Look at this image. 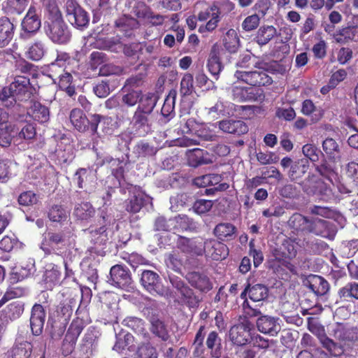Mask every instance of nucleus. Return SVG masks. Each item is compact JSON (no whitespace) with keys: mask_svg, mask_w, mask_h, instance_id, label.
Instances as JSON below:
<instances>
[{"mask_svg":"<svg viewBox=\"0 0 358 358\" xmlns=\"http://www.w3.org/2000/svg\"><path fill=\"white\" fill-rule=\"evenodd\" d=\"M36 89L30 79L25 76H16L14 80L0 91V101L6 107L13 106L17 101H25L31 99Z\"/></svg>","mask_w":358,"mask_h":358,"instance_id":"nucleus-1","label":"nucleus"},{"mask_svg":"<svg viewBox=\"0 0 358 358\" xmlns=\"http://www.w3.org/2000/svg\"><path fill=\"white\" fill-rule=\"evenodd\" d=\"M277 66L278 63L275 61L271 62H259L255 64V67L259 69V71H236L234 76L238 80L252 87L268 86L272 84L273 79L267 73L277 71Z\"/></svg>","mask_w":358,"mask_h":358,"instance_id":"nucleus-2","label":"nucleus"},{"mask_svg":"<svg viewBox=\"0 0 358 358\" xmlns=\"http://www.w3.org/2000/svg\"><path fill=\"white\" fill-rule=\"evenodd\" d=\"M301 187L305 193L316 196L320 201L331 203L338 200L330 185L313 173H308Z\"/></svg>","mask_w":358,"mask_h":358,"instance_id":"nucleus-3","label":"nucleus"},{"mask_svg":"<svg viewBox=\"0 0 358 358\" xmlns=\"http://www.w3.org/2000/svg\"><path fill=\"white\" fill-rule=\"evenodd\" d=\"M271 252L274 257L271 262L272 267L282 266L291 273H296V267L290 262L297 255L294 240L289 238H285L282 244L274 248Z\"/></svg>","mask_w":358,"mask_h":358,"instance_id":"nucleus-4","label":"nucleus"},{"mask_svg":"<svg viewBox=\"0 0 358 358\" xmlns=\"http://www.w3.org/2000/svg\"><path fill=\"white\" fill-rule=\"evenodd\" d=\"M103 119L99 114H92L87 117L80 108H73L69 114V120L74 129L80 133H89L94 136L97 134L99 124Z\"/></svg>","mask_w":358,"mask_h":358,"instance_id":"nucleus-5","label":"nucleus"},{"mask_svg":"<svg viewBox=\"0 0 358 358\" xmlns=\"http://www.w3.org/2000/svg\"><path fill=\"white\" fill-rule=\"evenodd\" d=\"M170 282L176 290L177 301L180 305L186 306L189 310L197 308L199 306L202 301V297L181 278L172 277L170 278Z\"/></svg>","mask_w":358,"mask_h":358,"instance_id":"nucleus-6","label":"nucleus"},{"mask_svg":"<svg viewBox=\"0 0 358 358\" xmlns=\"http://www.w3.org/2000/svg\"><path fill=\"white\" fill-rule=\"evenodd\" d=\"M64 11L67 21L74 28L83 30L88 26L90 15L77 0H66Z\"/></svg>","mask_w":358,"mask_h":358,"instance_id":"nucleus-7","label":"nucleus"},{"mask_svg":"<svg viewBox=\"0 0 358 358\" xmlns=\"http://www.w3.org/2000/svg\"><path fill=\"white\" fill-rule=\"evenodd\" d=\"M219 4V1H215L212 5L206 6L198 13L199 21H207L206 24L199 27L198 31L200 34H206L213 32L217 27L219 22L221 20V8Z\"/></svg>","mask_w":358,"mask_h":358,"instance_id":"nucleus-8","label":"nucleus"},{"mask_svg":"<svg viewBox=\"0 0 358 358\" xmlns=\"http://www.w3.org/2000/svg\"><path fill=\"white\" fill-rule=\"evenodd\" d=\"M46 35L55 43L66 44L71 37V32L64 20L44 23Z\"/></svg>","mask_w":358,"mask_h":358,"instance_id":"nucleus-9","label":"nucleus"},{"mask_svg":"<svg viewBox=\"0 0 358 358\" xmlns=\"http://www.w3.org/2000/svg\"><path fill=\"white\" fill-rule=\"evenodd\" d=\"M103 224L99 228L90 231L91 243L93 246L88 249L91 255L97 256H104L106 255V245L108 241V233L107 224L106 223V217H102Z\"/></svg>","mask_w":358,"mask_h":358,"instance_id":"nucleus-10","label":"nucleus"},{"mask_svg":"<svg viewBox=\"0 0 358 358\" xmlns=\"http://www.w3.org/2000/svg\"><path fill=\"white\" fill-rule=\"evenodd\" d=\"M66 241L63 231H49L44 234L40 248L45 255L57 254V251L66 245Z\"/></svg>","mask_w":358,"mask_h":358,"instance_id":"nucleus-11","label":"nucleus"},{"mask_svg":"<svg viewBox=\"0 0 358 358\" xmlns=\"http://www.w3.org/2000/svg\"><path fill=\"white\" fill-rule=\"evenodd\" d=\"M252 324L249 321H244L234 325L229 330V339L236 345H245L251 340Z\"/></svg>","mask_w":358,"mask_h":358,"instance_id":"nucleus-12","label":"nucleus"},{"mask_svg":"<svg viewBox=\"0 0 358 358\" xmlns=\"http://www.w3.org/2000/svg\"><path fill=\"white\" fill-rule=\"evenodd\" d=\"M110 280L121 289L132 287L133 280L129 269L122 264H115L110 270Z\"/></svg>","mask_w":358,"mask_h":358,"instance_id":"nucleus-13","label":"nucleus"},{"mask_svg":"<svg viewBox=\"0 0 358 358\" xmlns=\"http://www.w3.org/2000/svg\"><path fill=\"white\" fill-rule=\"evenodd\" d=\"M222 242L213 238L206 240L203 245V252L215 261L226 259L229 255V248Z\"/></svg>","mask_w":358,"mask_h":358,"instance_id":"nucleus-14","label":"nucleus"},{"mask_svg":"<svg viewBox=\"0 0 358 358\" xmlns=\"http://www.w3.org/2000/svg\"><path fill=\"white\" fill-rule=\"evenodd\" d=\"M188 283L201 293H208L213 289V282L209 277L203 272L189 271L185 275Z\"/></svg>","mask_w":358,"mask_h":358,"instance_id":"nucleus-15","label":"nucleus"},{"mask_svg":"<svg viewBox=\"0 0 358 358\" xmlns=\"http://www.w3.org/2000/svg\"><path fill=\"white\" fill-rule=\"evenodd\" d=\"M150 114L136 110L131 122L135 134L139 136H145L151 131Z\"/></svg>","mask_w":358,"mask_h":358,"instance_id":"nucleus-16","label":"nucleus"},{"mask_svg":"<svg viewBox=\"0 0 358 358\" xmlns=\"http://www.w3.org/2000/svg\"><path fill=\"white\" fill-rule=\"evenodd\" d=\"M204 242L197 238H189L184 236H179L177 245L183 252L192 255H202L203 253Z\"/></svg>","mask_w":358,"mask_h":358,"instance_id":"nucleus-17","label":"nucleus"},{"mask_svg":"<svg viewBox=\"0 0 358 358\" xmlns=\"http://www.w3.org/2000/svg\"><path fill=\"white\" fill-rule=\"evenodd\" d=\"M45 315V311L41 304L35 303L33 306L30 317V327L34 335L39 336L43 332Z\"/></svg>","mask_w":358,"mask_h":358,"instance_id":"nucleus-18","label":"nucleus"},{"mask_svg":"<svg viewBox=\"0 0 358 358\" xmlns=\"http://www.w3.org/2000/svg\"><path fill=\"white\" fill-rule=\"evenodd\" d=\"M310 169V164L307 159L301 158L295 160L288 172V176L291 181L301 185L305 181L303 178Z\"/></svg>","mask_w":358,"mask_h":358,"instance_id":"nucleus-19","label":"nucleus"},{"mask_svg":"<svg viewBox=\"0 0 358 358\" xmlns=\"http://www.w3.org/2000/svg\"><path fill=\"white\" fill-rule=\"evenodd\" d=\"M220 51L221 50L217 45H213L207 61L208 70L216 80H218L219 75L224 69V65L221 61Z\"/></svg>","mask_w":358,"mask_h":358,"instance_id":"nucleus-20","label":"nucleus"},{"mask_svg":"<svg viewBox=\"0 0 358 358\" xmlns=\"http://www.w3.org/2000/svg\"><path fill=\"white\" fill-rule=\"evenodd\" d=\"M187 164L189 166L196 168L202 165L213 163L212 158L207 150L194 148L188 150L186 152Z\"/></svg>","mask_w":358,"mask_h":358,"instance_id":"nucleus-21","label":"nucleus"},{"mask_svg":"<svg viewBox=\"0 0 358 358\" xmlns=\"http://www.w3.org/2000/svg\"><path fill=\"white\" fill-rule=\"evenodd\" d=\"M278 318L269 315H261L256 322L259 331L270 336H275L280 331V326L278 323Z\"/></svg>","mask_w":358,"mask_h":358,"instance_id":"nucleus-22","label":"nucleus"},{"mask_svg":"<svg viewBox=\"0 0 358 358\" xmlns=\"http://www.w3.org/2000/svg\"><path fill=\"white\" fill-rule=\"evenodd\" d=\"M315 174L331 184H334V180H336L338 173L334 164L329 162L326 158H323L320 163L314 164Z\"/></svg>","mask_w":358,"mask_h":358,"instance_id":"nucleus-23","label":"nucleus"},{"mask_svg":"<svg viewBox=\"0 0 358 358\" xmlns=\"http://www.w3.org/2000/svg\"><path fill=\"white\" fill-rule=\"evenodd\" d=\"M27 115L33 120L43 124L50 119L49 108L40 101L31 100L30 106L27 108Z\"/></svg>","mask_w":358,"mask_h":358,"instance_id":"nucleus-24","label":"nucleus"},{"mask_svg":"<svg viewBox=\"0 0 358 358\" xmlns=\"http://www.w3.org/2000/svg\"><path fill=\"white\" fill-rule=\"evenodd\" d=\"M218 127L224 133L237 136L245 134L248 131V125L242 120L228 119L219 121Z\"/></svg>","mask_w":358,"mask_h":358,"instance_id":"nucleus-25","label":"nucleus"},{"mask_svg":"<svg viewBox=\"0 0 358 358\" xmlns=\"http://www.w3.org/2000/svg\"><path fill=\"white\" fill-rule=\"evenodd\" d=\"M141 283L150 294L159 293L160 278L157 273L150 270L143 271L141 273Z\"/></svg>","mask_w":358,"mask_h":358,"instance_id":"nucleus-26","label":"nucleus"},{"mask_svg":"<svg viewBox=\"0 0 358 358\" xmlns=\"http://www.w3.org/2000/svg\"><path fill=\"white\" fill-rule=\"evenodd\" d=\"M147 203V195L140 189L132 192L130 198L125 201V209L130 213H138Z\"/></svg>","mask_w":358,"mask_h":358,"instance_id":"nucleus-27","label":"nucleus"},{"mask_svg":"<svg viewBox=\"0 0 358 358\" xmlns=\"http://www.w3.org/2000/svg\"><path fill=\"white\" fill-rule=\"evenodd\" d=\"M22 29L27 33H36L41 27V19L36 14V8L31 6L22 22Z\"/></svg>","mask_w":358,"mask_h":358,"instance_id":"nucleus-28","label":"nucleus"},{"mask_svg":"<svg viewBox=\"0 0 358 358\" xmlns=\"http://www.w3.org/2000/svg\"><path fill=\"white\" fill-rule=\"evenodd\" d=\"M15 27L7 17L0 18V48L6 47L12 41Z\"/></svg>","mask_w":358,"mask_h":358,"instance_id":"nucleus-29","label":"nucleus"},{"mask_svg":"<svg viewBox=\"0 0 358 358\" xmlns=\"http://www.w3.org/2000/svg\"><path fill=\"white\" fill-rule=\"evenodd\" d=\"M237 228L229 222H220L213 229V234L221 241H230L236 237Z\"/></svg>","mask_w":358,"mask_h":358,"instance_id":"nucleus-30","label":"nucleus"},{"mask_svg":"<svg viewBox=\"0 0 358 358\" xmlns=\"http://www.w3.org/2000/svg\"><path fill=\"white\" fill-rule=\"evenodd\" d=\"M122 324L131 329L137 335L141 336L145 341H149L150 335L145 327V322L136 317H127L122 321Z\"/></svg>","mask_w":358,"mask_h":358,"instance_id":"nucleus-31","label":"nucleus"},{"mask_svg":"<svg viewBox=\"0 0 358 358\" xmlns=\"http://www.w3.org/2000/svg\"><path fill=\"white\" fill-rule=\"evenodd\" d=\"M333 335L341 341H353L358 337L357 330L343 323H337L333 329Z\"/></svg>","mask_w":358,"mask_h":358,"instance_id":"nucleus-32","label":"nucleus"},{"mask_svg":"<svg viewBox=\"0 0 358 358\" xmlns=\"http://www.w3.org/2000/svg\"><path fill=\"white\" fill-rule=\"evenodd\" d=\"M308 287L317 296H323L329 289V282L317 275H310L307 279Z\"/></svg>","mask_w":358,"mask_h":358,"instance_id":"nucleus-33","label":"nucleus"},{"mask_svg":"<svg viewBox=\"0 0 358 358\" xmlns=\"http://www.w3.org/2000/svg\"><path fill=\"white\" fill-rule=\"evenodd\" d=\"M234 95L236 99L242 101H257L260 99L264 94L262 90L246 87H235L234 89Z\"/></svg>","mask_w":358,"mask_h":358,"instance_id":"nucleus-34","label":"nucleus"},{"mask_svg":"<svg viewBox=\"0 0 358 358\" xmlns=\"http://www.w3.org/2000/svg\"><path fill=\"white\" fill-rule=\"evenodd\" d=\"M94 179L93 169L90 167L78 169L73 177V182L79 189H83Z\"/></svg>","mask_w":358,"mask_h":358,"instance_id":"nucleus-35","label":"nucleus"},{"mask_svg":"<svg viewBox=\"0 0 358 358\" xmlns=\"http://www.w3.org/2000/svg\"><path fill=\"white\" fill-rule=\"evenodd\" d=\"M85 327V322L83 319L80 317L73 319L68 328L64 339L76 345L78 338Z\"/></svg>","mask_w":358,"mask_h":358,"instance_id":"nucleus-36","label":"nucleus"},{"mask_svg":"<svg viewBox=\"0 0 358 358\" xmlns=\"http://www.w3.org/2000/svg\"><path fill=\"white\" fill-rule=\"evenodd\" d=\"M85 327V322L83 319L80 317L73 319L68 328L64 339L76 345L78 338Z\"/></svg>","mask_w":358,"mask_h":358,"instance_id":"nucleus-37","label":"nucleus"},{"mask_svg":"<svg viewBox=\"0 0 358 358\" xmlns=\"http://www.w3.org/2000/svg\"><path fill=\"white\" fill-rule=\"evenodd\" d=\"M32 348V344L27 341H16L8 353L12 358H29Z\"/></svg>","mask_w":358,"mask_h":358,"instance_id":"nucleus-38","label":"nucleus"},{"mask_svg":"<svg viewBox=\"0 0 358 358\" xmlns=\"http://www.w3.org/2000/svg\"><path fill=\"white\" fill-rule=\"evenodd\" d=\"M338 296L341 302H350L358 300V283L350 282L339 289Z\"/></svg>","mask_w":358,"mask_h":358,"instance_id":"nucleus-39","label":"nucleus"},{"mask_svg":"<svg viewBox=\"0 0 358 358\" xmlns=\"http://www.w3.org/2000/svg\"><path fill=\"white\" fill-rule=\"evenodd\" d=\"M335 41L339 43L358 41V27L352 24L339 29L338 33L335 36Z\"/></svg>","mask_w":358,"mask_h":358,"instance_id":"nucleus-40","label":"nucleus"},{"mask_svg":"<svg viewBox=\"0 0 358 358\" xmlns=\"http://www.w3.org/2000/svg\"><path fill=\"white\" fill-rule=\"evenodd\" d=\"M73 214L78 220L88 222L94 216L95 209L90 203L83 202L75 207Z\"/></svg>","mask_w":358,"mask_h":358,"instance_id":"nucleus-41","label":"nucleus"},{"mask_svg":"<svg viewBox=\"0 0 358 358\" xmlns=\"http://www.w3.org/2000/svg\"><path fill=\"white\" fill-rule=\"evenodd\" d=\"M150 322V329L153 335L159 338L163 341H167L170 338L169 330L164 321L152 317Z\"/></svg>","mask_w":358,"mask_h":358,"instance_id":"nucleus-42","label":"nucleus"},{"mask_svg":"<svg viewBox=\"0 0 358 358\" xmlns=\"http://www.w3.org/2000/svg\"><path fill=\"white\" fill-rule=\"evenodd\" d=\"M308 233L327 238L329 235V222L322 219L312 218Z\"/></svg>","mask_w":358,"mask_h":358,"instance_id":"nucleus-43","label":"nucleus"},{"mask_svg":"<svg viewBox=\"0 0 358 358\" xmlns=\"http://www.w3.org/2000/svg\"><path fill=\"white\" fill-rule=\"evenodd\" d=\"M61 278L60 268L53 264L50 269L46 270L44 275V282L47 289H52L56 285H60Z\"/></svg>","mask_w":358,"mask_h":358,"instance_id":"nucleus-44","label":"nucleus"},{"mask_svg":"<svg viewBox=\"0 0 358 358\" xmlns=\"http://www.w3.org/2000/svg\"><path fill=\"white\" fill-rule=\"evenodd\" d=\"M70 213L62 205H52L48 211V217L52 222L63 223L66 221Z\"/></svg>","mask_w":358,"mask_h":358,"instance_id":"nucleus-45","label":"nucleus"},{"mask_svg":"<svg viewBox=\"0 0 358 358\" xmlns=\"http://www.w3.org/2000/svg\"><path fill=\"white\" fill-rule=\"evenodd\" d=\"M250 299L254 302H261L267 299L269 290L266 285L262 283H250Z\"/></svg>","mask_w":358,"mask_h":358,"instance_id":"nucleus-46","label":"nucleus"},{"mask_svg":"<svg viewBox=\"0 0 358 358\" xmlns=\"http://www.w3.org/2000/svg\"><path fill=\"white\" fill-rule=\"evenodd\" d=\"M277 34V30L273 26L261 27L255 36V40L259 45L267 44Z\"/></svg>","mask_w":358,"mask_h":358,"instance_id":"nucleus-47","label":"nucleus"},{"mask_svg":"<svg viewBox=\"0 0 358 358\" xmlns=\"http://www.w3.org/2000/svg\"><path fill=\"white\" fill-rule=\"evenodd\" d=\"M311 219L300 214H293L289 220L290 226L296 231L308 233Z\"/></svg>","mask_w":358,"mask_h":358,"instance_id":"nucleus-48","label":"nucleus"},{"mask_svg":"<svg viewBox=\"0 0 358 358\" xmlns=\"http://www.w3.org/2000/svg\"><path fill=\"white\" fill-rule=\"evenodd\" d=\"M157 99L158 96L155 93L149 92L145 95L142 94L136 110H140L142 112H146L151 115L156 106Z\"/></svg>","mask_w":358,"mask_h":358,"instance_id":"nucleus-49","label":"nucleus"},{"mask_svg":"<svg viewBox=\"0 0 358 358\" xmlns=\"http://www.w3.org/2000/svg\"><path fill=\"white\" fill-rule=\"evenodd\" d=\"M45 9L47 19L44 23L64 20L62 11L56 1L49 0L45 5Z\"/></svg>","mask_w":358,"mask_h":358,"instance_id":"nucleus-50","label":"nucleus"},{"mask_svg":"<svg viewBox=\"0 0 358 358\" xmlns=\"http://www.w3.org/2000/svg\"><path fill=\"white\" fill-rule=\"evenodd\" d=\"M221 338L215 331H210L206 338V344L207 348L210 350L213 355L215 357L221 356Z\"/></svg>","mask_w":358,"mask_h":358,"instance_id":"nucleus-51","label":"nucleus"},{"mask_svg":"<svg viewBox=\"0 0 358 358\" xmlns=\"http://www.w3.org/2000/svg\"><path fill=\"white\" fill-rule=\"evenodd\" d=\"M322 149L327 157L333 161L340 157V148L337 142L332 138H327L322 142Z\"/></svg>","mask_w":358,"mask_h":358,"instance_id":"nucleus-52","label":"nucleus"},{"mask_svg":"<svg viewBox=\"0 0 358 358\" xmlns=\"http://www.w3.org/2000/svg\"><path fill=\"white\" fill-rule=\"evenodd\" d=\"M58 85L60 90H64L69 96L76 94V88L73 85V76L69 72H64L58 76Z\"/></svg>","mask_w":358,"mask_h":358,"instance_id":"nucleus-53","label":"nucleus"},{"mask_svg":"<svg viewBox=\"0 0 358 358\" xmlns=\"http://www.w3.org/2000/svg\"><path fill=\"white\" fill-rule=\"evenodd\" d=\"M239 42L236 31L233 29H229L223 39V44L226 50L231 53L236 52L239 47Z\"/></svg>","mask_w":358,"mask_h":358,"instance_id":"nucleus-54","label":"nucleus"},{"mask_svg":"<svg viewBox=\"0 0 358 358\" xmlns=\"http://www.w3.org/2000/svg\"><path fill=\"white\" fill-rule=\"evenodd\" d=\"M123 95L122 96V102L128 107L134 106L139 103L142 95L141 90L127 89L122 90Z\"/></svg>","mask_w":358,"mask_h":358,"instance_id":"nucleus-55","label":"nucleus"},{"mask_svg":"<svg viewBox=\"0 0 358 358\" xmlns=\"http://www.w3.org/2000/svg\"><path fill=\"white\" fill-rule=\"evenodd\" d=\"M45 46L41 41L32 43L26 52L27 57L33 61H39L44 56Z\"/></svg>","mask_w":358,"mask_h":358,"instance_id":"nucleus-56","label":"nucleus"},{"mask_svg":"<svg viewBox=\"0 0 358 358\" xmlns=\"http://www.w3.org/2000/svg\"><path fill=\"white\" fill-rule=\"evenodd\" d=\"M193 225L194 222L192 219L185 215H179L173 217V234L190 229L193 227Z\"/></svg>","mask_w":358,"mask_h":358,"instance_id":"nucleus-57","label":"nucleus"},{"mask_svg":"<svg viewBox=\"0 0 358 358\" xmlns=\"http://www.w3.org/2000/svg\"><path fill=\"white\" fill-rule=\"evenodd\" d=\"M115 24L120 31L126 33L139 27V22L136 19L126 15L118 18L115 21Z\"/></svg>","mask_w":358,"mask_h":358,"instance_id":"nucleus-58","label":"nucleus"},{"mask_svg":"<svg viewBox=\"0 0 358 358\" xmlns=\"http://www.w3.org/2000/svg\"><path fill=\"white\" fill-rule=\"evenodd\" d=\"M134 150L138 157H146L155 155L157 148L148 142L141 141L136 145Z\"/></svg>","mask_w":358,"mask_h":358,"instance_id":"nucleus-59","label":"nucleus"},{"mask_svg":"<svg viewBox=\"0 0 358 358\" xmlns=\"http://www.w3.org/2000/svg\"><path fill=\"white\" fill-rule=\"evenodd\" d=\"M306 250L311 254H321L326 251L329 246L328 244L324 241L319 239H314L311 241H306L303 243Z\"/></svg>","mask_w":358,"mask_h":358,"instance_id":"nucleus-60","label":"nucleus"},{"mask_svg":"<svg viewBox=\"0 0 358 358\" xmlns=\"http://www.w3.org/2000/svg\"><path fill=\"white\" fill-rule=\"evenodd\" d=\"M193 83L194 78L191 73H187L183 76L180 85V94L182 97H185L193 93L194 91Z\"/></svg>","mask_w":358,"mask_h":358,"instance_id":"nucleus-61","label":"nucleus"},{"mask_svg":"<svg viewBox=\"0 0 358 358\" xmlns=\"http://www.w3.org/2000/svg\"><path fill=\"white\" fill-rule=\"evenodd\" d=\"M15 67L16 71L20 73L25 74V76L27 77L28 76L34 77L37 74V66L24 59L17 60Z\"/></svg>","mask_w":358,"mask_h":358,"instance_id":"nucleus-62","label":"nucleus"},{"mask_svg":"<svg viewBox=\"0 0 358 358\" xmlns=\"http://www.w3.org/2000/svg\"><path fill=\"white\" fill-rule=\"evenodd\" d=\"M302 152L308 161L313 163L317 162L320 155L323 156L321 150L315 145L307 143L302 148Z\"/></svg>","mask_w":358,"mask_h":358,"instance_id":"nucleus-63","label":"nucleus"},{"mask_svg":"<svg viewBox=\"0 0 358 358\" xmlns=\"http://www.w3.org/2000/svg\"><path fill=\"white\" fill-rule=\"evenodd\" d=\"M140 358H157L158 352L155 347L150 342L141 344L137 350Z\"/></svg>","mask_w":358,"mask_h":358,"instance_id":"nucleus-64","label":"nucleus"}]
</instances>
